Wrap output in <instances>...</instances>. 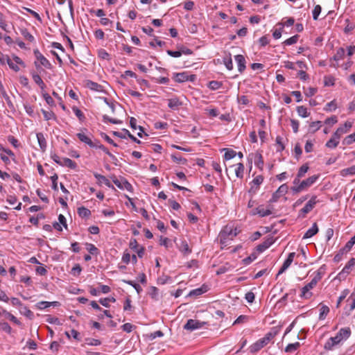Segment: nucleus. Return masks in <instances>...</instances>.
Here are the masks:
<instances>
[{"label":"nucleus","mask_w":355,"mask_h":355,"mask_svg":"<svg viewBox=\"0 0 355 355\" xmlns=\"http://www.w3.org/2000/svg\"><path fill=\"white\" fill-rule=\"evenodd\" d=\"M318 175H313L302 180L298 186H293L291 189L293 194H297L311 187L318 179Z\"/></svg>","instance_id":"obj_1"},{"label":"nucleus","mask_w":355,"mask_h":355,"mask_svg":"<svg viewBox=\"0 0 355 355\" xmlns=\"http://www.w3.org/2000/svg\"><path fill=\"white\" fill-rule=\"evenodd\" d=\"M33 53L36 59L40 62V63L36 61L34 62V65L37 69H40L41 66L49 69H51L53 68L51 62L40 52L38 49H35L33 51Z\"/></svg>","instance_id":"obj_2"},{"label":"nucleus","mask_w":355,"mask_h":355,"mask_svg":"<svg viewBox=\"0 0 355 355\" xmlns=\"http://www.w3.org/2000/svg\"><path fill=\"white\" fill-rule=\"evenodd\" d=\"M318 202L317 196H313L311 199L306 203L305 206L300 210L298 218H305L306 215L315 207V205Z\"/></svg>","instance_id":"obj_3"},{"label":"nucleus","mask_w":355,"mask_h":355,"mask_svg":"<svg viewBox=\"0 0 355 355\" xmlns=\"http://www.w3.org/2000/svg\"><path fill=\"white\" fill-rule=\"evenodd\" d=\"M51 157L53 160L60 166H67L71 169H75L77 167L76 163L69 158L64 157L60 159L56 154H53Z\"/></svg>","instance_id":"obj_4"},{"label":"nucleus","mask_w":355,"mask_h":355,"mask_svg":"<svg viewBox=\"0 0 355 355\" xmlns=\"http://www.w3.org/2000/svg\"><path fill=\"white\" fill-rule=\"evenodd\" d=\"M9 67L15 72L20 70V66L26 67L25 62L18 56L13 55L12 59H10L7 63Z\"/></svg>","instance_id":"obj_5"},{"label":"nucleus","mask_w":355,"mask_h":355,"mask_svg":"<svg viewBox=\"0 0 355 355\" xmlns=\"http://www.w3.org/2000/svg\"><path fill=\"white\" fill-rule=\"evenodd\" d=\"M288 191V187L286 184H282L277 190L273 193L272 198L270 199L269 202H276L280 197L285 195Z\"/></svg>","instance_id":"obj_6"},{"label":"nucleus","mask_w":355,"mask_h":355,"mask_svg":"<svg viewBox=\"0 0 355 355\" xmlns=\"http://www.w3.org/2000/svg\"><path fill=\"white\" fill-rule=\"evenodd\" d=\"M206 324L207 322H201L197 320L189 319L184 325V329L186 330L193 331L203 327L204 325H205Z\"/></svg>","instance_id":"obj_7"},{"label":"nucleus","mask_w":355,"mask_h":355,"mask_svg":"<svg viewBox=\"0 0 355 355\" xmlns=\"http://www.w3.org/2000/svg\"><path fill=\"white\" fill-rule=\"evenodd\" d=\"M114 184L120 189H126L127 191H131L132 187L125 179L121 178V180L117 179L115 176L112 178Z\"/></svg>","instance_id":"obj_8"},{"label":"nucleus","mask_w":355,"mask_h":355,"mask_svg":"<svg viewBox=\"0 0 355 355\" xmlns=\"http://www.w3.org/2000/svg\"><path fill=\"white\" fill-rule=\"evenodd\" d=\"M352 126V123L349 121H346L343 126H340L338 128V129L336 130V132L333 134L334 137H335L336 139H340L341 136L347 133L350 128Z\"/></svg>","instance_id":"obj_9"},{"label":"nucleus","mask_w":355,"mask_h":355,"mask_svg":"<svg viewBox=\"0 0 355 355\" xmlns=\"http://www.w3.org/2000/svg\"><path fill=\"white\" fill-rule=\"evenodd\" d=\"M237 235L236 229L232 230L230 228H228L226 227L225 230H223L222 232L220 234V239L221 243H225V240L229 237L231 236V239H232L233 237L236 236Z\"/></svg>","instance_id":"obj_10"},{"label":"nucleus","mask_w":355,"mask_h":355,"mask_svg":"<svg viewBox=\"0 0 355 355\" xmlns=\"http://www.w3.org/2000/svg\"><path fill=\"white\" fill-rule=\"evenodd\" d=\"M341 343L340 338L336 336L331 337L327 340L324 345V349L328 351L334 349V348Z\"/></svg>","instance_id":"obj_11"},{"label":"nucleus","mask_w":355,"mask_h":355,"mask_svg":"<svg viewBox=\"0 0 355 355\" xmlns=\"http://www.w3.org/2000/svg\"><path fill=\"white\" fill-rule=\"evenodd\" d=\"M275 242V239L273 236H268L267 239L264 240L261 243L257 246V250L259 252H263L266 249H268L272 244Z\"/></svg>","instance_id":"obj_12"},{"label":"nucleus","mask_w":355,"mask_h":355,"mask_svg":"<svg viewBox=\"0 0 355 355\" xmlns=\"http://www.w3.org/2000/svg\"><path fill=\"white\" fill-rule=\"evenodd\" d=\"M295 256V252H291L288 254L287 259L284 261L283 263V265L282 266L281 268L279 269L277 276L282 274L286 271V270L291 266L292 262L293 261V259Z\"/></svg>","instance_id":"obj_13"},{"label":"nucleus","mask_w":355,"mask_h":355,"mask_svg":"<svg viewBox=\"0 0 355 355\" xmlns=\"http://www.w3.org/2000/svg\"><path fill=\"white\" fill-rule=\"evenodd\" d=\"M316 285L312 282L311 281L305 285L302 288V293L300 295V297L305 299H309L312 296V293L309 292L311 289H312L313 287H315Z\"/></svg>","instance_id":"obj_14"},{"label":"nucleus","mask_w":355,"mask_h":355,"mask_svg":"<svg viewBox=\"0 0 355 355\" xmlns=\"http://www.w3.org/2000/svg\"><path fill=\"white\" fill-rule=\"evenodd\" d=\"M272 214L270 209H265L263 205H260L258 207L252 210V215L258 214L261 217H265Z\"/></svg>","instance_id":"obj_15"},{"label":"nucleus","mask_w":355,"mask_h":355,"mask_svg":"<svg viewBox=\"0 0 355 355\" xmlns=\"http://www.w3.org/2000/svg\"><path fill=\"white\" fill-rule=\"evenodd\" d=\"M77 137L80 139V141L87 144L91 148H94L96 146V142L92 141V140L85 134L83 132L77 133Z\"/></svg>","instance_id":"obj_16"},{"label":"nucleus","mask_w":355,"mask_h":355,"mask_svg":"<svg viewBox=\"0 0 355 355\" xmlns=\"http://www.w3.org/2000/svg\"><path fill=\"white\" fill-rule=\"evenodd\" d=\"M234 59L237 63L238 71L240 73H243L246 67V62L244 56L243 55H235Z\"/></svg>","instance_id":"obj_17"},{"label":"nucleus","mask_w":355,"mask_h":355,"mask_svg":"<svg viewBox=\"0 0 355 355\" xmlns=\"http://www.w3.org/2000/svg\"><path fill=\"white\" fill-rule=\"evenodd\" d=\"M85 85L87 88L90 89L91 90L99 92H103V86L92 80H87L85 81Z\"/></svg>","instance_id":"obj_18"},{"label":"nucleus","mask_w":355,"mask_h":355,"mask_svg":"<svg viewBox=\"0 0 355 355\" xmlns=\"http://www.w3.org/2000/svg\"><path fill=\"white\" fill-rule=\"evenodd\" d=\"M179 250L184 254H189L191 253V249L189 247L188 243L186 240H180V243H177Z\"/></svg>","instance_id":"obj_19"},{"label":"nucleus","mask_w":355,"mask_h":355,"mask_svg":"<svg viewBox=\"0 0 355 355\" xmlns=\"http://www.w3.org/2000/svg\"><path fill=\"white\" fill-rule=\"evenodd\" d=\"M351 335V330L349 327L342 328L336 335L338 338H340L342 342L343 340H347Z\"/></svg>","instance_id":"obj_20"},{"label":"nucleus","mask_w":355,"mask_h":355,"mask_svg":"<svg viewBox=\"0 0 355 355\" xmlns=\"http://www.w3.org/2000/svg\"><path fill=\"white\" fill-rule=\"evenodd\" d=\"M355 266V258H352L349 260V261L347 263L345 266L343 268L342 271L339 273V275H348L352 268Z\"/></svg>","instance_id":"obj_21"},{"label":"nucleus","mask_w":355,"mask_h":355,"mask_svg":"<svg viewBox=\"0 0 355 355\" xmlns=\"http://www.w3.org/2000/svg\"><path fill=\"white\" fill-rule=\"evenodd\" d=\"M94 176L98 180V184H101L102 183L105 184L107 187L114 189L113 185L110 183L109 180L104 175L98 174L96 172L94 173Z\"/></svg>","instance_id":"obj_22"},{"label":"nucleus","mask_w":355,"mask_h":355,"mask_svg":"<svg viewBox=\"0 0 355 355\" xmlns=\"http://www.w3.org/2000/svg\"><path fill=\"white\" fill-rule=\"evenodd\" d=\"M318 227L316 223H314L311 228H309L304 234L303 239H309L318 232Z\"/></svg>","instance_id":"obj_23"},{"label":"nucleus","mask_w":355,"mask_h":355,"mask_svg":"<svg viewBox=\"0 0 355 355\" xmlns=\"http://www.w3.org/2000/svg\"><path fill=\"white\" fill-rule=\"evenodd\" d=\"M31 74L34 82L40 87L42 90H44L46 87V85L37 73H36L34 71H31Z\"/></svg>","instance_id":"obj_24"},{"label":"nucleus","mask_w":355,"mask_h":355,"mask_svg":"<svg viewBox=\"0 0 355 355\" xmlns=\"http://www.w3.org/2000/svg\"><path fill=\"white\" fill-rule=\"evenodd\" d=\"M168 106L169 108L173 110H177L182 105V103L178 98H173L168 100Z\"/></svg>","instance_id":"obj_25"},{"label":"nucleus","mask_w":355,"mask_h":355,"mask_svg":"<svg viewBox=\"0 0 355 355\" xmlns=\"http://www.w3.org/2000/svg\"><path fill=\"white\" fill-rule=\"evenodd\" d=\"M349 301H351L349 308L348 309L347 308H345V313L346 315H349L351 312L355 309V292H353L352 293V295L347 300V302Z\"/></svg>","instance_id":"obj_26"},{"label":"nucleus","mask_w":355,"mask_h":355,"mask_svg":"<svg viewBox=\"0 0 355 355\" xmlns=\"http://www.w3.org/2000/svg\"><path fill=\"white\" fill-rule=\"evenodd\" d=\"M36 137L42 151H45L46 148V141L43 133L38 132L37 133Z\"/></svg>","instance_id":"obj_27"},{"label":"nucleus","mask_w":355,"mask_h":355,"mask_svg":"<svg viewBox=\"0 0 355 355\" xmlns=\"http://www.w3.org/2000/svg\"><path fill=\"white\" fill-rule=\"evenodd\" d=\"M3 315L6 318L10 320L11 322L16 324L17 325L21 326V322L11 313L7 311L5 309H3Z\"/></svg>","instance_id":"obj_28"},{"label":"nucleus","mask_w":355,"mask_h":355,"mask_svg":"<svg viewBox=\"0 0 355 355\" xmlns=\"http://www.w3.org/2000/svg\"><path fill=\"white\" fill-rule=\"evenodd\" d=\"M266 345L263 344V342L261 339L258 340L257 342L253 343L250 347V350L252 353L257 352L259 351L261 348H263Z\"/></svg>","instance_id":"obj_29"},{"label":"nucleus","mask_w":355,"mask_h":355,"mask_svg":"<svg viewBox=\"0 0 355 355\" xmlns=\"http://www.w3.org/2000/svg\"><path fill=\"white\" fill-rule=\"evenodd\" d=\"M207 286H202L200 288H196V289H193V290L189 292L188 296H189V297H192V296L197 297V296L201 295L202 294L205 293V292H207Z\"/></svg>","instance_id":"obj_30"},{"label":"nucleus","mask_w":355,"mask_h":355,"mask_svg":"<svg viewBox=\"0 0 355 355\" xmlns=\"http://www.w3.org/2000/svg\"><path fill=\"white\" fill-rule=\"evenodd\" d=\"M340 174L343 177L355 175V165L342 169L340 172Z\"/></svg>","instance_id":"obj_31"},{"label":"nucleus","mask_w":355,"mask_h":355,"mask_svg":"<svg viewBox=\"0 0 355 355\" xmlns=\"http://www.w3.org/2000/svg\"><path fill=\"white\" fill-rule=\"evenodd\" d=\"M188 73L187 72L177 73L174 74L175 80L178 83H184L188 81Z\"/></svg>","instance_id":"obj_32"},{"label":"nucleus","mask_w":355,"mask_h":355,"mask_svg":"<svg viewBox=\"0 0 355 355\" xmlns=\"http://www.w3.org/2000/svg\"><path fill=\"white\" fill-rule=\"evenodd\" d=\"M338 144H339V139H336L335 137H334V135H333L331 138L327 141L325 146H326V147H327L329 148H335L338 146Z\"/></svg>","instance_id":"obj_33"},{"label":"nucleus","mask_w":355,"mask_h":355,"mask_svg":"<svg viewBox=\"0 0 355 355\" xmlns=\"http://www.w3.org/2000/svg\"><path fill=\"white\" fill-rule=\"evenodd\" d=\"M255 166L260 170H263V159L261 153H257L254 159Z\"/></svg>","instance_id":"obj_34"},{"label":"nucleus","mask_w":355,"mask_h":355,"mask_svg":"<svg viewBox=\"0 0 355 355\" xmlns=\"http://www.w3.org/2000/svg\"><path fill=\"white\" fill-rule=\"evenodd\" d=\"M78 214L82 218H87L91 215V211L85 207H80L78 209Z\"/></svg>","instance_id":"obj_35"},{"label":"nucleus","mask_w":355,"mask_h":355,"mask_svg":"<svg viewBox=\"0 0 355 355\" xmlns=\"http://www.w3.org/2000/svg\"><path fill=\"white\" fill-rule=\"evenodd\" d=\"M223 150H225L224 155V159L225 160H230L236 155V152L232 149L224 148Z\"/></svg>","instance_id":"obj_36"},{"label":"nucleus","mask_w":355,"mask_h":355,"mask_svg":"<svg viewBox=\"0 0 355 355\" xmlns=\"http://www.w3.org/2000/svg\"><path fill=\"white\" fill-rule=\"evenodd\" d=\"M171 159L174 162H176L177 164H187V159L178 154L172 155Z\"/></svg>","instance_id":"obj_37"},{"label":"nucleus","mask_w":355,"mask_h":355,"mask_svg":"<svg viewBox=\"0 0 355 355\" xmlns=\"http://www.w3.org/2000/svg\"><path fill=\"white\" fill-rule=\"evenodd\" d=\"M223 63L228 70L231 71L233 69V63L230 53H229L227 56L223 58Z\"/></svg>","instance_id":"obj_38"},{"label":"nucleus","mask_w":355,"mask_h":355,"mask_svg":"<svg viewBox=\"0 0 355 355\" xmlns=\"http://www.w3.org/2000/svg\"><path fill=\"white\" fill-rule=\"evenodd\" d=\"M20 32L26 40H28L31 42H33L35 41L34 36L31 35L26 28L21 29Z\"/></svg>","instance_id":"obj_39"},{"label":"nucleus","mask_w":355,"mask_h":355,"mask_svg":"<svg viewBox=\"0 0 355 355\" xmlns=\"http://www.w3.org/2000/svg\"><path fill=\"white\" fill-rule=\"evenodd\" d=\"M300 344L299 342L288 344L285 348V352L288 353L293 352L295 350H297L300 347Z\"/></svg>","instance_id":"obj_40"},{"label":"nucleus","mask_w":355,"mask_h":355,"mask_svg":"<svg viewBox=\"0 0 355 355\" xmlns=\"http://www.w3.org/2000/svg\"><path fill=\"white\" fill-rule=\"evenodd\" d=\"M223 86L222 82L211 80L208 83V87L211 90H216Z\"/></svg>","instance_id":"obj_41"},{"label":"nucleus","mask_w":355,"mask_h":355,"mask_svg":"<svg viewBox=\"0 0 355 355\" xmlns=\"http://www.w3.org/2000/svg\"><path fill=\"white\" fill-rule=\"evenodd\" d=\"M237 167L235 169L236 176L239 178H243L244 173V165L242 163L237 164Z\"/></svg>","instance_id":"obj_42"},{"label":"nucleus","mask_w":355,"mask_h":355,"mask_svg":"<svg viewBox=\"0 0 355 355\" xmlns=\"http://www.w3.org/2000/svg\"><path fill=\"white\" fill-rule=\"evenodd\" d=\"M329 312V308L326 305H322L320 309L319 319L324 320Z\"/></svg>","instance_id":"obj_43"},{"label":"nucleus","mask_w":355,"mask_h":355,"mask_svg":"<svg viewBox=\"0 0 355 355\" xmlns=\"http://www.w3.org/2000/svg\"><path fill=\"white\" fill-rule=\"evenodd\" d=\"M297 114L303 118H306L309 116V113L307 112V109L304 106H298L297 107Z\"/></svg>","instance_id":"obj_44"},{"label":"nucleus","mask_w":355,"mask_h":355,"mask_svg":"<svg viewBox=\"0 0 355 355\" xmlns=\"http://www.w3.org/2000/svg\"><path fill=\"white\" fill-rule=\"evenodd\" d=\"M20 313L24 314L26 317L29 319H32L33 318V313L26 306H22L21 309L20 310Z\"/></svg>","instance_id":"obj_45"},{"label":"nucleus","mask_w":355,"mask_h":355,"mask_svg":"<svg viewBox=\"0 0 355 355\" xmlns=\"http://www.w3.org/2000/svg\"><path fill=\"white\" fill-rule=\"evenodd\" d=\"M87 250L89 252L93 255L98 254V249L92 243H86L85 244Z\"/></svg>","instance_id":"obj_46"},{"label":"nucleus","mask_w":355,"mask_h":355,"mask_svg":"<svg viewBox=\"0 0 355 355\" xmlns=\"http://www.w3.org/2000/svg\"><path fill=\"white\" fill-rule=\"evenodd\" d=\"M123 282H125V284H128V285H130L132 286L137 291V293L138 294H140L141 292L142 291V288L141 287V286L135 282H134L133 281H131V280H123Z\"/></svg>","instance_id":"obj_47"},{"label":"nucleus","mask_w":355,"mask_h":355,"mask_svg":"<svg viewBox=\"0 0 355 355\" xmlns=\"http://www.w3.org/2000/svg\"><path fill=\"white\" fill-rule=\"evenodd\" d=\"M355 142V132L347 135L343 141L344 145H351Z\"/></svg>","instance_id":"obj_48"},{"label":"nucleus","mask_w":355,"mask_h":355,"mask_svg":"<svg viewBox=\"0 0 355 355\" xmlns=\"http://www.w3.org/2000/svg\"><path fill=\"white\" fill-rule=\"evenodd\" d=\"M115 302L116 299L112 297L101 298L99 300V302L101 303V304H102L105 307H109L110 306L109 302Z\"/></svg>","instance_id":"obj_49"},{"label":"nucleus","mask_w":355,"mask_h":355,"mask_svg":"<svg viewBox=\"0 0 355 355\" xmlns=\"http://www.w3.org/2000/svg\"><path fill=\"white\" fill-rule=\"evenodd\" d=\"M299 37H300V36L298 35H293V36L291 37L290 38L286 40L283 42V44L286 46L294 44L297 43Z\"/></svg>","instance_id":"obj_50"},{"label":"nucleus","mask_w":355,"mask_h":355,"mask_svg":"<svg viewBox=\"0 0 355 355\" xmlns=\"http://www.w3.org/2000/svg\"><path fill=\"white\" fill-rule=\"evenodd\" d=\"M345 53V51L343 48H342V47L339 48L337 50L336 53L334 56V60L338 61V60L343 59L344 58Z\"/></svg>","instance_id":"obj_51"},{"label":"nucleus","mask_w":355,"mask_h":355,"mask_svg":"<svg viewBox=\"0 0 355 355\" xmlns=\"http://www.w3.org/2000/svg\"><path fill=\"white\" fill-rule=\"evenodd\" d=\"M308 170H309V166L307 165V164H303L299 168L297 175L298 176V178H302L304 176L305 173L308 171Z\"/></svg>","instance_id":"obj_52"},{"label":"nucleus","mask_w":355,"mask_h":355,"mask_svg":"<svg viewBox=\"0 0 355 355\" xmlns=\"http://www.w3.org/2000/svg\"><path fill=\"white\" fill-rule=\"evenodd\" d=\"M158 288L155 286H151L148 291L149 295L151 298L157 300L158 299Z\"/></svg>","instance_id":"obj_53"},{"label":"nucleus","mask_w":355,"mask_h":355,"mask_svg":"<svg viewBox=\"0 0 355 355\" xmlns=\"http://www.w3.org/2000/svg\"><path fill=\"white\" fill-rule=\"evenodd\" d=\"M347 251L344 248H341L339 252H338V254H336L335 256H334V262H339L340 261H341L342 258H343V256L345 253H347Z\"/></svg>","instance_id":"obj_54"},{"label":"nucleus","mask_w":355,"mask_h":355,"mask_svg":"<svg viewBox=\"0 0 355 355\" xmlns=\"http://www.w3.org/2000/svg\"><path fill=\"white\" fill-rule=\"evenodd\" d=\"M42 112L44 115V119L46 121L55 119V114L52 111H46L44 110H42Z\"/></svg>","instance_id":"obj_55"},{"label":"nucleus","mask_w":355,"mask_h":355,"mask_svg":"<svg viewBox=\"0 0 355 355\" xmlns=\"http://www.w3.org/2000/svg\"><path fill=\"white\" fill-rule=\"evenodd\" d=\"M103 121L104 122H110L113 124H120L122 123V121L121 120L110 118L106 114L103 116Z\"/></svg>","instance_id":"obj_56"},{"label":"nucleus","mask_w":355,"mask_h":355,"mask_svg":"<svg viewBox=\"0 0 355 355\" xmlns=\"http://www.w3.org/2000/svg\"><path fill=\"white\" fill-rule=\"evenodd\" d=\"M337 108V105L335 100L331 101V102L328 103L325 107L324 110L327 112H331L333 110H335Z\"/></svg>","instance_id":"obj_57"},{"label":"nucleus","mask_w":355,"mask_h":355,"mask_svg":"<svg viewBox=\"0 0 355 355\" xmlns=\"http://www.w3.org/2000/svg\"><path fill=\"white\" fill-rule=\"evenodd\" d=\"M0 330L6 332L8 334L12 333V328L6 322H3L0 326Z\"/></svg>","instance_id":"obj_58"},{"label":"nucleus","mask_w":355,"mask_h":355,"mask_svg":"<svg viewBox=\"0 0 355 355\" xmlns=\"http://www.w3.org/2000/svg\"><path fill=\"white\" fill-rule=\"evenodd\" d=\"M322 10V8L320 5H316L312 12L313 14V18L314 20H318V16L320 14Z\"/></svg>","instance_id":"obj_59"},{"label":"nucleus","mask_w":355,"mask_h":355,"mask_svg":"<svg viewBox=\"0 0 355 355\" xmlns=\"http://www.w3.org/2000/svg\"><path fill=\"white\" fill-rule=\"evenodd\" d=\"M46 322L49 324H53L57 325H61L62 323L60 322L59 319L55 317H53L50 315H47Z\"/></svg>","instance_id":"obj_60"},{"label":"nucleus","mask_w":355,"mask_h":355,"mask_svg":"<svg viewBox=\"0 0 355 355\" xmlns=\"http://www.w3.org/2000/svg\"><path fill=\"white\" fill-rule=\"evenodd\" d=\"M282 139H283L282 137L280 136H277L276 137L275 141H276V144L278 145V147L277 149V151H278V152H281L284 150L285 147H284V145L283 144Z\"/></svg>","instance_id":"obj_61"},{"label":"nucleus","mask_w":355,"mask_h":355,"mask_svg":"<svg viewBox=\"0 0 355 355\" xmlns=\"http://www.w3.org/2000/svg\"><path fill=\"white\" fill-rule=\"evenodd\" d=\"M35 306L37 307V309L42 310V309H44L51 306V302H46V301H41V302H37Z\"/></svg>","instance_id":"obj_62"},{"label":"nucleus","mask_w":355,"mask_h":355,"mask_svg":"<svg viewBox=\"0 0 355 355\" xmlns=\"http://www.w3.org/2000/svg\"><path fill=\"white\" fill-rule=\"evenodd\" d=\"M355 244V234L354 236H352L349 241L347 242L345 245L343 247L347 252H349L353 245Z\"/></svg>","instance_id":"obj_63"},{"label":"nucleus","mask_w":355,"mask_h":355,"mask_svg":"<svg viewBox=\"0 0 355 355\" xmlns=\"http://www.w3.org/2000/svg\"><path fill=\"white\" fill-rule=\"evenodd\" d=\"M121 328L122 329L127 332V333H130L134 329L136 328V327L133 324H132L131 323H125L124 324H123L121 326Z\"/></svg>","instance_id":"obj_64"}]
</instances>
